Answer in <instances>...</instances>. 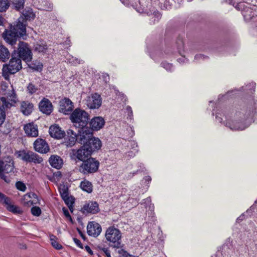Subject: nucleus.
<instances>
[{"label":"nucleus","instance_id":"obj_58","mask_svg":"<svg viewBox=\"0 0 257 257\" xmlns=\"http://www.w3.org/2000/svg\"><path fill=\"white\" fill-rule=\"evenodd\" d=\"M219 115H221V114L219 113H217L216 115V120L218 121L219 122H221L222 121V118L219 116Z\"/></svg>","mask_w":257,"mask_h":257},{"label":"nucleus","instance_id":"obj_35","mask_svg":"<svg viewBox=\"0 0 257 257\" xmlns=\"http://www.w3.org/2000/svg\"><path fill=\"white\" fill-rule=\"evenodd\" d=\"M50 239L51 241V243L52 245L56 249H60L62 248V246L57 242V238L56 236L53 234L50 235Z\"/></svg>","mask_w":257,"mask_h":257},{"label":"nucleus","instance_id":"obj_31","mask_svg":"<svg viewBox=\"0 0 257 257\" xmlns=\"http://www.w3.org/2000/svg\"><path fill=\"white\" fill-rule=\"evenodd\" d=\"M80 187L82 190L88 193H91L93 190L92 183L86 180H84L80 183Z\"/></svg>","mask_w":257,"mask_h":257},{"label":"nucleus","instance_id":"obj_27","mask_svg":"<svg viewBox=\"0 0 257 257\" xmlns=\"http://www.w3.org/2000/svg\"><path fill=\"white\" fill-rule=\"evenodd\" d=\"M33 108V104L28 101H23L20 103V110L25 115L30 114Z\"/></svg>","mask_w":257,"mask_h":257},{"label":"nucleus","instance_id":"obj_50","mask_svg":"<svg viewBox=\"0 0 257 257\" xmlns=\"http://www.w3.org/2000/svg\"><path fill=\"white\" fill-rule=\"evenodd\" d=\"M126 110L127 112L128 113V117L130 118V119H133V110L131 106H127L126 108Z\"/></svg>","mask_w":257,"mask_h":257},{"label":"nucleus","instance_id":"obj_47","mask_svg":"<svg viewBox=\"0 0 257 257\" xmlns=\"http://www.w3.org/2000/svg\"><path fill=\"white\" fill-rule=\"evenodd\" d=\"M10 199L8 197H7L4 194L0 192V202L4 204H6V203H8L9 200Z\"/></svg>","mask_w":257,"mask_h":257},{"label":"nucleus","instance_id":"obj_22","mask_svg":"<svg viewBox=\"0 0 257 257\" xmlns=\"http://www.w3.org/2000/svg\"><path fill=\"white\" fill-rule=\"evenodd\" d=\"M73 108V103L70 99L65 98L60 101V111L65 114H68Z\"/></svg>","mask_w":257,"mask_h":257},{"label":"nucleus","instance_id":"obj_23","mask_svg":"<svg viewBox=\"0 0 257 257\" xmlns=\"http://www.w3.org/2000/svg\"><path fill=\"white\" fill-rule=\"evenodd\" d=\"M24 129L25 133L29 137H36L38 136V126L33 122L25 125Z\"/></svg>","mask_w":257,"mask_h":257},{"label":"nucleus","instance_id":"obj_40","mask_svg":"<svg viewBox=\"0 0 257 257\" xmlns=\"http://www.w3.org/2000/svg\"><path fill=\"white\" fill-rule=\"evenodd\" d=\"M147 14L148 16H152V19L155 18V21L157 22H159L162 17L161 14L157 11H154L153 13L152 12H147Z\"/></svg>","mask_w":257,"mask_h":257},{"label":"nucleus","instance_id":"obj_29","mask_svg":"<svg viewBox=\"0 0 257 257\" xmlns=\"http://www.w3.org/2000/svg\"><path fill=\"white\" fill-rule=\"evenodd\" d=\"M11 54L9 50L6 47L0 46V61L6 62L10 57Z\"/></svg>","mask_w":257,"mask_h":257},{"label":"nucleus","instance_id":"obj_13","mask_svg":"<svg viewBox=\"0 0 257 257\" xmlns=\"http://www.w3.org/2000/svg\"><path fill=\"white\" fill-rule=\"evenodd\" d=\"M78 142L77 134L71 129L67 131V136L64 139L63 145L67 148H71L74 146L76 142Z\"/></svg>","mask_w":257,"mask_h":257},{"label":"nucleus","instance_id":"obj_60","mask_svg":"<svg viewBox=\"0 0 257 257\" xmlns=\"http://www.w3.org/2000/svg\"><path fill=\"white\" fill-rule=\"evenodd\" d=\"M151 17V18L150 19V23L151 24H155L156 23H157L158 22L157 21H155V18H154L153 19H152V16H150Z\"/></svg>","mask_w":257,"mask_h":257},{"label":"nucleus","instance_id":"obj_26","mask_svg":"<svg viewBox=\"0 0 257 257\" xmlns=\"http://www.w3.org/2000/svg\"><path fill=\"white\" fill-rule=\"evenodd\" d=\"M82 210L84 213H96L99 211L98 205L95 202H91L84 205Z\"/></svg>","mask_w":257,"mask_h":257},{"label":"nucleus","instance_id":"obj_53","mask_svg":"<svg viewBox=\"0 0 257 257\" xmlns=\"http://www.w3.org/2000/svg\"><path fill=\"white\" fill-rule=\"evenodd\" d=\"M143 204H145L146 206H149V207H150V205L151 204V199L150 197H148L146 199L143 200Z\"/></svg>","mask_w":257,"mask_h":257},{"label":"nucleus","instance_id":"obj_30","mask_svg":"<svg viewBox=\"0 0 257 257\" xmlns=\"http://www.w3.org/2000/svg\"><path fill=\"white\" fill-rule=\"evenodd\" d=\"M47 49V46L46 45L45 42L43 41H40L39 42H37L34 45V51L39 53H45L46 52Z\"/></svg>","mask_w":257,"mask_h":257},{"label":"nucleus","instance_id":"obj_24","mask_svg":"<svg viewBox=\"0 0 257 257\" xmlns=\"http://www.w3.org/2000/svg\"><path fill=\"white\" fill-rule=\"evenodd\" d=\"M2 104H0V126L4 122L6 119L5 108H9L12 106V104L6 101V98L4 97L1 98Z\"/></svg>","mask_w":257,"mask_h":257},{"label":"nucleus","instance_id":"obj_46","mask_svg":"<svg viewBox=\"0 0 257 257\" xmlns=\"http://www.w3.org/2000/svg\"><path fill=\"white\" fill-rule=\"evenodd\" d=\"M161 66L168 71H172L174 70L173 65L166 62H162Z\"/></svg>","mask_w":257,"mask_h":257},{"label":"nucleus","instance_id":"obj_33","mask_svg":"<svg viewBox=\"0 0 257 257\" xmlns=\"http://www.w3.org/2000/svg\"><path fill=\"white\" fill-rule=\"evenodd\" d=\"M12 4L15 9L21 11L24 9L25 0H13Z\"/></svg>","mask_w":257,"mask_h":257},{"label":"nucleus","instance_id":"obj_36","mask_svg":"<svg viewBox=\"0 0 257 257\" xmlns=\"http://www.w3.org/2000/svg\"><path fill=\"white\" fill-rule=\"evenodd\" d=\"M65 203L67 205L69 209L73 208V204L74 203V199L72 196H67L66 197L62 198Z\"/></svg>","mask_w":257,"mask_h":257},{"label":"nucleus","instance_id":"obj_62","mask_svg":"<svg viewBox=\"0 0 257 257\" xmlns=\"http://www.w3.org/2000/svg\"><path fill=\"white\" fill-rule=\"evenodd\" d=\"M131 144L133 145V146L134 147L135 146H137V144L136 143V142L133 141V142H131Z\"/></svg>","mask_w":257,"mask_h":257},{"label":"nucleus","instance_id":"obj_6","mask_svg":"<svg viewBox=\"0 0 257 257\" xmlns=\"http://www.w3.org/2000/svg\"><path fill=\"white\" fill-rule=\"evenodd\" d=\"M17 157L27 163H34L35 164L41 163L43 159L36 153L30 151L22 150L17 151L15 153Z\"/></svg>","mask_w":257,"mask_h":257},{"label":"nucleus","instance_id":"obj_16","mask_svg":"<svg viewBox=\"0 0 257 257\" xmlns=\"http://www.w3.org/2000/svg\"><path fill=\"white\" fill-rule=\"evenodd\" d=\"M87 232L89 235L96 237L101 232V227L99 224L94 221L90 222L87 226Z\"/></svg>","mask_w":257,"mask_h":257},{"label":"nucleus","instance_id":"obj_20","mask_svg":"<svg viewBox=\"0 0 257 257\" xmlns=\"http://www.w3.org/2000/svg\"><path fill=\"white\" fill-rule=\"evenodd\" d=\"M26 33H24L26 34ZM24 36V33H3V37L6 42L11 45L16 43L18 39Z\"/></svg>","mask_w":257,"mask_h":257},{"label":"nucleus","instance_id":"obj_17","mask_svg":"<svg viewBox=\"0 0 257 257\" xmlns=\"http://www.w3.org/2000/svg\"><path fill=\"white\" fill-rule=\"evenodd\" d=\"M0 93L2 95H5L6 97H5L6 99L9 98L10 99L13 100L16 98V94L14 90L12 88V87L9 88L8 84L6 82L2 83L0 89Z\"/></svg>","mask_w":257,"mask_h":257},{"label":"nucleus","instance_id":"obj_54","mask_svg":"<svg viewBox=\"0 0 257 257\" xmlns=\"http://www.w3.org/2000/svg\"><path fill=\"white\" fill-rule=\"evenodd\" d=\"M73 240L78 247L83 248L82 244L80 240L76 238H73Z\"/></svg>","mask_w":257,"mask_h":257},{"label":"nucleus","instance_id":"obj_56","mask_svg":"<svg viewBox=\"0 0 257 257\" xmlns=\"http://www.w3.org/2000/svg\"><path fill=\"white\" fill-rule=\"evenodd\" d=\"M102 250L104 252L107 257H111L110 251L108 248H103Z\"/></svg>","mask_w":257,"mask_h":257},{"label":"nucleus","instance_id":"obj_21","mask_svg":"<svg viewBox=\"0 0 257 257\" xmlns=\"http://www.w3.org/2000/svg\"><path fill=\"white\" fill-rule=\"evenodd\" d=\"M86 148L89 150L92 154L93 152L99 150L102 146L101 141L97 138L92 137V138L88 141Z\"/></svg>","mask_w":257,"mask_h":257},{"label":"nucleus","instance_id":"obj_34","mask_svg":"<svg viewBox=\"0 0 257 257\" xmlns=\"http://www.w3.org/2000/svg\"><path fill=\"white\" fill-rule=\"evenodd\" d=\"M5 205L7 209L10 211L16 213H20L21 212V211L18 207L12 204L11 199L9 200L8 203H6Z\"/></svg>","mask_w":257,"mask_h":257},{"label":"nucleus","instance_id":"obj_11","mask_svg":"<svg viewBox=\"0 0 257 257\" xmlns=\"http://www.w3.org/2000/svg\"><path fill=\"white\" fill-rule=\"evenodd\" d=\"M71 155L72 159L83 162L91 156V153L86 146H83L78 150H72Z\"/></svg>","mask_w":257,"mask_h":257},{"label":"nucleus","instance_id":"obj_39","mask_svg":"<svg viewBox=\"0 0 257 257\" xmlns=\"http://www.w3.org/2000/svg\"><path fill=\"white\" fill-rule=\"evenodd\" d=\"M59 190L62 198L66 197L69 195L68 189L64 185H60L59 187Z\"/></svg>","mask_w":257,"mask_h":257},{"label":"nucleus","instance_id":"obj_57","mask_svg":"<svg viewBox=\"0 0 257 257\" xmlns=\"http://www.w3.org/2000/svg\"><path fill=\"white\" fill-rule=\"evenodd\" d=\"M63 211L64 215L66 217L71 218V216H70V215L69 214V212L68 210L67 209H66L65 208H63Z\"/></svg>","mask_w":257,"mask_h":257},{"label":"nucleus","instance_id":"obj_41","mask_svg":"<svg viewBox=\"0 0 257 257\" xmlns=\"http://www.w3.org/2000/svg\"><path fill=\"white\" fill-rule=\"evenodd\" d=\"M23 15L26 20H30L31 19H34L35 17V15L31 9L26 11L25 13L24 12Z\"/></svg>","mask_w":257,"mask_h":257},{"label":"nucleus","instance_id":"obj_49","mask_svg":"<svg viewBox=\"0 0 257 257\" xmlns=\"http://www.w3.org/2000/svg\"><path fill=\"white\" fill-rule=\"evenodd\" d=\"M67 59L69 63L72 64V65H76L80 63V61L79 59L73 57H71V58H67Z\"/></svg>","mask_w":257,"mask_h":257},{"label":"nucleus","instance_id":"obj_55","mask_svg":"<svg viewBox=\"0 0 257 257\" xmlns=\"http://www.w3.org/2000/svg\"><path fill=\"white\" fill-rule=\"evenodd\" d=\"M207 58V57L201 54L197 55L195 57V59L196 60H205Z\"/></svg>","mask_w":257,"mask_h":257},{"label":"nucleus","instance_id":"obj_19","mask_svg":"<svg viewBox=\"0 0 257 257\" xmlns=\"http://www.w3.org/2000/svg\"><path fill=\"white\" fill-rule=\"evenodd\" d=\"M39 108L43 113L48 115L52 111L53 105L49 99L44 98L39 103Z\"/></svg>","mask_w":257,"mask_h":257},{"label":"nucleus","instance_id":"obj_32","mask_svg":"<svg viewBox=\"0 0 257 257\" xmlns=\"http://www.w3.org/2000/svg\"><path fill=\"white\" fill-rule=\"evenodd\" d=\"M39 3H40V7L39 8L40 10L51 11L53 9V5L48 0H40Z\"/></svg>","mask_w":257,"mask_h":257},{"label":"nucleus","instance_id":"obj_10","mask_svg":"<svg viewBox=\"0 0 257 257\" xmlns=\"http://www.w3.org/2000/svg\"><path fill=\"white\" fill-rule=\"evenodd\" d=\"M79 128L77 133L78 143L83 145V146H87L88 141L93 137L92 130L86 126Z\"/></svg>","mask_w":257,"mask_h":257},{"label":"nucleus","instance_id":"obj_18","mask_svg":"<svg viewBox=\"0 0 257 257\" xmlns=\"http://www.w3.org/2000/svg\"><path fill=\"white\" fill-rule=\"evenodd\" d=\"M105 124V120L101 116H95L92 118L90 121V126L93 131H98L103 127Z\"/></svg>","mask_w":257,"mask_h":257},{"label":"nucleus","instance_id":"obj_28","mask_svg":"<svg viewBox=\"0 0 257 257\" xmlns=\"http://www.w3.org/2000/svg\"><path fill=\"white\" fill-rule=\"evenodd\" d=\"M50 164L54 168L60 169L63 165L62 159L57 155H52L49 160Z\"/></svg>","mask_w":257,"mask_h":257},{"label":"nucleus","instance_id":"obj_5","mask_svg":"<svg viewBox=\"0 0 257 257\" xmlns=\"http://www.w3.org/2000/svg\"><path fill=\"white\" fill-rule=\"evenodd\" d=\"M106 239L114 247L118 248L120 246L121 233L117 228L113 226L108 227L105 232Z\"/></svg>","mask_w":257,"mask_h":257},{"label":"nucleus","instance_id":"obj_44","mask_svg":"<svg viewBox=\"0 0 257 257\" xmlns=\"http://www.w3.org/2000/svg\"><path fill=\"white\" fill-rule=\"evenodd\" d=\"M38 90V88L32 83H29L27 86L28 93L30 94H33Z\"/></svg>","mask_w":257,"mask_h":257},{"label":"nucleus","instance_id":"obj_52","mask_svg":"<svg viewBox=\"0 0 257 257\" xmlns=\"http://www.w3.org/2000/svg\"><path fill=\"white\" fill-rule=\"evenodd\" d=\"M24 200H26L27 202H25L24 203L27 204L28 205H29L30 204H32V202L29 200V199L31 198L30 194H26L24 196Z\"/></svg>","mask_w":257,"mask_h":257},{"label":"nucleus","instance_id":"obj_45","mask_svg":"<svg viewBox=\"0 0 257 257\" xmlns=\"http://www.w3.org/2000/svg\"><path fill=\"white\" fill-rule=\"evenodd\" d=\"M41 210L39 207L34 206L31 208V213L34 216H39L41 215Z\"/></svg>","mask_w":257,"mask_h":257},{"label":"nucleus","instance_id":"obj_1","mask_svg":"<svg viewBox=\"0 0 257 257\" xmlns=\"http://www.w3.org/2000/svg\"><path fill=\"white\" fill-rule=\"evenodd\" d=\"M252 113L243 114L237 112L230 118H226L224 124L232 131H242L250 124L252 121Z\"/></svg>","mask_w":257,"mask_h":257},{"label":"nucleus","instance_id":"obj_63","mask_svg":"<svg viewBox=\"0 0 257 257\" xmlns=\"http://www.w3.org/2000/svg\"><path fill=\"white\" fill-rule=\"evenodd\" d=\"M146 180L150 181L151 180V177L150 176L146 177Z\"/></svg>","mask_w":257,"mask_h":257},{"label":"nucleus","instance_id":"obj_8","mask_svg":"<svg viewBox=\"0 0 257 257\" xmlns=\"http://www.w3.org/2000/svg\"><path fill=\"white\" fill-rule=\"evenodd\" d=\"M4 32H26V22L20 18L14 24L8 23Z\"/></svg>","mask_w":257,"mask_h":257},{"label":"nucleus","instance_id":"obj_9","mask_svg":"<svg viewBox=\"0 0 257 257\" xmlns=\"http://www.w3.org/2000/svg\"><path fill=\"white\" fill-rule=\"evenodd\" d=\"M33 54L28 44L20 42L19 44L18 57L26 62H30L32 59Z\"/></svg>","mask_w":257,"mask_h":257},{"label":"nucleus","instance_id":"obj_2","mask_svg":"<svg viewBox=\"0 0 257 257\" xmlns=\"http://www.w3.org/2000/svg\"><path fill=\"white\" fill-rule=\"evenodd\" d=\"M22 68V60L15 54H12L9 63L3 66L2 76L6 80H9L10 76L19 72Z\"/></svg>","mask_w":257,"mask_h":257},{"label":"nucleus","instance_id":"obj_43","mask_svg":"<svg viewBox=\"0 0 257 257\" xmlns=\"http://www.w3.org/2000/svg\"><path fill=\"white\" fill-rule=\"evenodd\" d=\"M255 83L254 82L250 83L249 84L243 86L244 90L249 92L248 93H252L255 91Z\"/></svg>","mask_w":257,"mask_h":257},{"label":"nucleus","instance_id":"obj_59","mask_svg":"<svg viewBox=\"0 0 257 257\" xmlns=\"http://www.w3.org/2000/svg\"><path fill=\"white\" fill-rule=\"evenodd\" d=\"M85 249L87 250V252H88L90 254H93V251H92V250L91 249L90 247L87 245L85 246Z\"/></svg>","mask_w":257,"mask_h":257},{"label":"nucleus","instance_id":"obj_7","mask_svg":"<svg viewBox=\"0 0 257 257\" xmlns=\"http://www.w3.org/2000/svg\"><path fill=\"white\" fill-rule=\"evenodd\" d=\"M99 166V161L90 157L83 161L80 166L79 170L83 174H93L97 171Z\"/></svg>","mask_w":257,"mask_h":257},{"label":"nucleus","instance_id":"obj_4","mask_svg":"<svg viewBox=\"0 0 257 257\" xmlns=\"http://www.w3.org/2000/svg\"><path fill=\"white\" fill-rule=\"evenodd\" d=\"M15 170L14 161L12 157L8 156L0 161V176L6 182H10L11 179L4 174L14 173Z\"/></svg>","mask_w":257,"mask_h":257},{"label":"nucleus","instance_id":"obj_48","mask_svg":"<svg viewBox=\"0 0 257 257\" xmlns=\"http://www.w3.org/2000/svg\"><path fill=\"white\" fill-rule=\"evenodd\" d=\"M17 188L22 191H25L26 187L25 185L22 182H18L16 184Z\"/></svg>","mask_w":257,"mask_h":257},{"label":"nucleus","instance_id":"obj_51","mask_svg":"<svg viewBox=\"0 0 257 257\" xmlns=\"http://www.w3.org/2000/svg\"><path fill=\"white\" fill-rule=\"evenodd\" d=\"M0 26H4L6 28L8 26V23L5 22V19L1 15H0Z\"/></svg>","mask_w":257,"mask_h":257},{"label":"nucleus","instance_id":"obj_61","mask_svg":"<svg viewBox=\"0 0 257 257\" xmlns=\"http://www.w3.org/2000/svg\"><path fill=\"white\" fill-rule=\"evenodd\" d=\"M244 215L242 214L240 215L238 218L237 219V221L239 222L240 220H242L243 219Z\"/></svg>","mask_w":257,"mask_h":257},{"label":"nucleus","instance_id":"obj_64","mask_svg":"<svg viewBox=\"0 0 257 257\" xmlns=\"http://www.w3.org/2000/svg\"><path fill=\"white\" fill-rule=\"evenodd\" d=\"M32 196L35 198L37 197V195L35 194H32Z\"/></svg>","mask_w":257,"mask_h":257},{"label":"nucleus","instance_id":"obj_3","mask_svg":"<svg viewBox=\"0 0 257 257\" xmlns=\"http://www.w3.org/2000/svg\"><path fill=\"white\" fill-rule=\"evenodd\" d=\"M70 118L74 126L77 128L86 126L89 119L88 113L80 108L75 109L71 114Z\"/></svg>","mask_w":257,"mask_h":257},{"label":"nucleus","instance_id":"obj_38","mask_svg":"<svg viewBox=\"0 0 257 257\" xmlns=\"http://www.w3.org/2000/svg\"><path fill=\"white\" fill-rule=\"evenodd\" d=\"M10 7L8 0H0V12H6Z\"/></svg>","mask_w":257,"mask_h":257},{"label":"nucleus","instance_id":"obj_15","mask_svg":"<svg viewBox=\"0 0 257 257\" xmlns=\"http://www.w3.org/2000/svg\"><path fill=\"white\" fill-rule=\"evenodd\" d=\"M34 147L36 151L46 154L50 150L47 143L42 139H37L34 143Z\"/></svg>","mask_w":257,"mask_h":257},{"label":"nucleus","instance_id":"obj_42","mask_svg":"<svg viewBox=\"0 0 257 257\" xmlns=\"http://www.w3.org/2000/svg\"><path fill=\"white\" fill-rule=\"evenodd\" d=\"M29 66L32 69L36 71L41 70L43 67L42 64L40 62L32 63Z\"/></svg>","mask_w":257,"mask_h":257},{"label":"nucleus","instance_id":"obj_14","mask_svg":"<svg viewBox=\"0 0 257 257\" xmlns=\"http://www.w3.org/2000/svg\"><path fill=\"white\" fill-rule=\"evenodd\" d=\"M242 15L246 22H250L257 27V15L254 16V13L250 8H244L242 11Z\"/></svg>","mask_w":257,"mask_h":257},{"label":"nucleus","instance_id":"obj_12","mask_svg":"<svg viewBox=\"0 0 257 257\" xmlns=\"http://www.w3.org/2000/svg\"><path fill=\"white\" fill-rule=\"evenodd\" d=\"M86 104L90 109H97L102 103V99L98 93L92 94L87 97Z\"/></svg>","mask_w":257,"mask_h":257},{"label":"nucleus","instance_id":"obj_25","mask_svg":"<svg viewBox=\"0 0 257 257\" xmlns=\"http://www.w3.org/2000/svg\"><path fill=\"white\" fill-rule=\"evenodd\" d=\"M50 136L57 139L63 138L65 136V132L58 125H52L49 128Z\"/></svg>","mask_w":257,"mask_h":257},{"label":"nucleus","instance_id":"obj_37","mask_svg":"<svg viewBox=\"0 0 257 257\" xmlns=\"http://www.w3.org/2000/svg\"><path fill=\"white\" fill-rule=\"evenodd\" d=\"M227 2L234 7L237 10H240L242 9V7H244V4L242 2H235L233 0H227Z\"/></svg>","mask_w":257,"mask_h":257}]
</instances>
